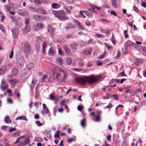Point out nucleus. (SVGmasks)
Wrapping results in <instances>:
<instances>
[{
	"instance_id": "cd10ccee",
	"label": "nucleus",
	"mask_w": 146,
	"mask_h": 146,
	"mask_svg": "<svg viewBox=\"0 0 146 146\" xmlns=\"http://www.w3.org/2000/svg\"><path fill=\"white\" fill-rule=\"evenodd\" d=\"M56 61L58 62L59 64L61 65L63 63L62 59L60 57H58L56 59Z\"/></svg>"
},
{
	"instance_id": "c85d7f7f",
	"label": "nucleus",
	"mask_w": 146,
	"mask_h": 146,
	"mask_svg": "<svg viewBox=\"0 0 146 146\" xmlns=\"http://www.w3.org/2000/svg\"><path fill=\"white\" fill-rule=\"evenodd\" d=\"M60 133V131L59 130H58L57 132L55 133L54 135V137L56 138H59L60 137L59 134Z\"/></svg>"
},
{
	"instance_id": "13d9d810",
	"label": "nucleus",
	"mask_w": 146,
	"mask_h": 146,
	"mask_svg": "<svg viewBox=\"0 0 146 146\" xmlns=\"http://www.w3.org/2000/svg\"><path fill=\"white\" fill-rule=\"evenodd\" d=\"M22 73L23 76H25L27 74V73L25 70H23L22 71Z\"/></svg>"
},
{
	"instance_id": "338daca9",
	"label": "nucleus",
	"mask_w": 146,
	"mask_h": 146,
	"mask_svg": "<svg viewBox=\"0 0 146 146\" xmlns=\"http://www.w3.org/2000/svg\"><path fill=\"white\" fill-rule=\"evenodd\" d=\"M35 123H36L39 126H41L42 125V123L40 122L39 121H36Z\"/></svg>"
},
{
	"instance_id": "473e14b6",
	"label": "nucleus",
	"mask_w": 146,
	"mask_h": 146,
	"mask_svg": "<svg viewBox=\"0 0 146 146\" xmlns=\"http://www.w3.org/2000/svg\"><path fill=\"white\" fill-rule=\"evenodd\" d=\"M73 27L72 24L71 23H69L65 27V29L68 30L70 28H72Z\"/></svg>"
},
{
	"instance_id": "39448f33",
	"label": "nucleus",
	"mask_w": 146,
	"mask_h": 146,
	"mask_svg": "<svg viewBox=\"0 0 146 146\" xmlns=\"http://www.w3.org/2000/svg\"><path fill=\"white\" fill-rule=\"evenodd\" d=\"M13 38H17L18 35V29L17 28H12L11 30Z\"/></svg>"
},
{
	"instance_id": "f03ea898",
	"label": "nucleus",
	"mask_w": 146,
	"mask_h": 146,
	"mask_svg": "<svg viewBox=\"0 0 146 146\" xmlns=\"http://www.w3.org/2000/svg\"><path fill=\"white\" fill-rule=\"evenodd\" d=\"M101 77L99 76H90L85 77L76 79V81L81 84H84L86 83L92 84L94 83L100 79Z\"/></svg>"
},
{
	"instance_id": "5701e85b",
	"label": "nucleus",
	"mask_w": 146,
	"mask_h": 146,
	"mask_svg": "<svg viewBox=\"0 0 146 146\" xmlns=\"http://www.w3.org/2000/svg\"><path fill=\"white\" fill-rule=\"evenodd\" d=\"M86 119L84 118L81 121V126L84 128L86 127Z\"/></svg>"
},
{
	"instance_id": "0eeeda50",
	"label": "nucleus",
	"mask_w": 146,
	"mask_h": 146,
	"mask_svg": "<svg viewBox=\"0 0 146 146\" xmlns=\"http://www.w3.org/2000/svg\"><path fill=\"white\" fill-rule=\"evenodd\" d=\"M43 27V25L40 23H37L35 24L33 27L35 31H38Z\"/></svg>"
},
{
	"instance_id": "a18cd8bd",
	"label": "nucleus",
	"mask_w": 146,
	"mask_h": 146,
	"mask_svg": "<svg viewBox=\"0 0 146 146\" xmlns=\"http://www.w3.org/2000/svg\"><path fill=\"white\" fill-rule=\"evenodd\" d=\"M79 14L81 17H82L84 18H86V16L84 15V14L82 12V11H80L79 12Z\"/></svg>"
},
{
	"instance_id": "4be33fe9",
	"label": "nucleus",
	"mask_w": 146,
	"mask_h": 146,
	"mask_svg": "<svg viewBox=\"0 0 146 146\" xmlns=\"http://www.w3.org/2000/svg\"><path fill=\"white\" fill-rule=\"evenodd\" d=\"M101 32L106 34H109L110 33V31L109 30L103 29L101 30Z\"/></svg>"
},
{
	"instance_id": "ddd939ff",
	"label": "nucleus",
	"mask_w": 146,
	"mask_h": 146,
	"mask_svg": "<svg viewBox=\"0 0 146 146\" xmlns=\"http://www.w3.org/2000/svg\"><path fill=\"white\" fill-rule=\"evenodd\" d=\"M42 15H34L33 16V18L36 21H39L42 19Z\"/></svg>"
},
{
	"instance_id": "6e6552de",
	"label": "nucleus",
	"mask_w": 146,
	"mask_h": 146,
	"mask_svg": "<svg viewBox=\"0 0 146 146\" xmlns=\"http://www.w3.org/2000/svg\"><path fill=\"white\" fill-rule=\"evenodd\" d=\"M47 30L48 32L50 34V36L52 38H53L54 37V35L53 29L52 27L50 25H48Z\"/></svg>"
},
{
	"instance_id": "3c124183",
	"label": "nucleus",
	"mask_w": 146,
	"mask_h": 146,
	"mask_svg": "<svg viewBox=\"0 0 146 146\" xmlns=\"http://www.w3.org/2000/svg\"><path fill=\"white\" fill-rule=\"evenodd\" d=\"M13 48H12V50L11 52L10 53V54L9 56V57L10 58H12L13 57Z\"/></svg>"
},
{
	"instance_id": "9b49d317",
	"label": "nucleus",
	"mask_w": 146,
	"mask_h": 146,
	"mask_svg": "<svg viewBox=\"0 0 146 146\" xmlns=\"http://www.w3.org/2000/svg\"><path fill=\"white\" fill-rule=\"evenodd\" d=\"M22 49L25 53H29L30 51V46H23Z\"/></svg>"
},
{
	"instance_id": "7c9ffc66",
	"label": "nucleus",
	"mask_w": 146,
	"mask_h": 146,
	"mask_svg": "<svg viewBox=\"0 0 146 146\" xmlns=\"http://www.w3.org/2000/svg\"><path fill=\"white\" fill-rule=\"evenodd\" d=\"M102 113L101 110H98L96 112V115H95L100 117Z\"/></svg>"
},
{
	"instance_id": "58836bf2",
	"label": "nucleus",
	"mask_w": 146,
	"mask_h": 146,
	"mask_svg": "<svg viewBox=\"0 0 146 146\" xmlns=\"http://www.w3.org/2000/svg\"><path fill=\"white\" fill-rule=\"evenodd\" d=\"M33 2L36 6L41 3V2L38 0H33Z\"/></svg>"
},
{
	"instance_id": "a878e982",
	"label": "nucleus",
	"mask_w": 146,
	"mask_h": 146,
	"mask_svg": "<svg viewBox=\"0 0 146 146\" xmlns=\"http://www.w3.org/2000/svg\"><path fill=\"white\" fill-rule=\"evenodd\" d=\"M34 67L33 63L31 62L29 63L27 65V67L30 69H32Z\"/></svg>"
},
{
	"instance_id": "c756f323",
	"label": "nucleus",
	"mask_w": 146,
	"mask_h": 146,
	"mask_svg": "<svg viewBox=\"0 0 146 146\" xmlns=\"http://www.w3.org/2000/svg\"><path fill=\"white\" fill-rule=\"evenodd\" d=\"M116 0H112V4L113 6L115 8H117V5L116 3Z\"/></svg>"
},
{
	"instance_id": "423d86ee",
	"label": "nucleus",
	"mask_w": 146,
	"mask_h": 146,
	"mask_svg": "<svg viewBox=\"0 0 146 146\" xmlns=\"http://www.w3.org/2000/svg\"><path fill=\"white\" fill-rule=\"evenodd\" d=\"M16 60L18 64L21 66H23L24 62V61L22 57L21 56H19V57H17L16 58Z\"/></svg>"
},
{
	"instance_id": "5fc2aeb1",
	"label": "nucleus",
	"mask_w": 146,
	"mask_h": 146,
	"mask_svg": "<svg viewBox=\"0 0 146 146\" xmlns=\"http://www.w3.org/2000/svg\"><path fill=\"white\" fill-rule=\"evenodd\" d=\"M46 79V75L44 74L42 78L41 79V82L42 83H43V82H45L44 80Z\"/></svg>"
},
{
	"instance_id": "f257e3e1",
	"label": "nucleus",
	"mask_w": 146,
	"mask_h": 146,
	"mask_svg": "<svg viewBox=\"0 0 146 146\" xmlns=\"http://www.w3.org/2000/svg\"><path fill=\"white\" fill-rule=\"evenodd\" d=\"M67 74V72L65 70L59 68H55L53 70L52 78H48V81L51 82L54 80L63 82L65 80Z\"/></svg>"
},
{
	"instance_id": "0e129e2a",
	"label": "nucleus",
	"mask_w": 146,
	"mask_h": 146,
	"mask_svg": "<svg viewBox=\"0 0 146 146\" xmlns=\"http://www.w3.org/2000/svg\"><path fill=\"white\" fill-rule=\"evenodd\" d=\"M16 129L15 127L13 128L12 127H10L9 130V131L10 132L15 131Z\"/></svg>"
},
{
	"instance_id": "bf43d9fd",
	"label": "nucleus",
	"mask_w": 146,
	"mask_h": 146,
	"mask_svg": "<svg viewBox=\"0 0 146 146\" xmlns=\"http://www.w3.org/2000/svg\"><path fill=\"white\" fill-rule=\"evenodd\" d=\"M78 110L80 111H81L82 110L83 107L81 106H79L77 107Z\"/></svg>"
},
{
	"instance_id": "69168bd1",
	"label": "nucleus",
	"mask_w": 146,
	"mask_h": 146,
	"mask_svg": "<svg viewBox=\"0 0 146 146\" xmlns=\"http://www.w3.org/2000/svg\"><path fill=\"white\" fill-rule=\"evenodd\" d=\"M85 24L88 26H89L91 25L90 22L89 21H87L85 22Z\"/></svg>"
},
{
	"instance_id": "680f3d73",
	"label": "nucleus",
	"mask_w": 146,
	"mask_h": 146,
	"mask_svg": "<svg viewBox=\"0 0 146 146\" xmlns=\"http://www.w3.org/2000/svg\"><path fill=\"white\" fill-rule=\"evenodd\" d=\"M117 54L116 56V58H118L120 56L121 53H120V52L118 50L117 51Z\"/></svg>"
},
{
	"instance_id": "052dcab7",
	"label": "nucleus",
	"mask_w": 146,
	"mask_h": 146,
	"mask_svg": "<svg viewBox=\"0 0 146 146\" xmlns=\"http://www.w3.org/2000/svg\"><path fill=\"white\" fill-rule=\"evenodd\" d=\"M73 52H74L77 49L76 46H70Z\"/></svg>"
},
{
	"instance_id": "72a5a7b5",
	"label": "nucleus",
	"mask_w": 146,
	"mask_h": 146,
	"mask_svg": "<svg viewBox=\"0 0 146 146\" xmlns=\"http://www.w3.org/2000/svg\"><path fill=\"white\" fill-rule=\"evenodd\" d=\"M128 46H125V48H124V50L125 51L124 52V50L123 49H122V51L123 52V53L124 54H126V53H128V51L127 50V48L128 47Z\"/></svg>"
},
{
	"instance_id": "9d476101",
	"label": "nucleus",
	"mask_w": 146,
	"mask_h": 146,
	"mask_svg": "<svg viewBox=\"0 0 146 146\" xmlns=\"http://www.w3.org/2000/svg\"><path fill=\"white\" fill-rule=\"evenodd\" d=\"M66 61L68 63V64L69 65L72 64L73 66H74L76 62V61L74 60H72L70 58H68L66 59Z\"/></svg>"
},
{
	"instance_id": "4c0bfd02",
	"label": "nucleus",
	"mask_w": 146,
	"mask_h": 146,
	"mask_svg": "<svg viewBox=\"0 0 146 146\" xmlns=\"http://www.w3.org/2000/svg\"><path fill=\"white\" fill-rule=\"evenodd\" d=\"M72 34H66L65 35L64 38L66 39H68L69 38L72 37Z\"/></svg>"
},
{
	"instance_id": "393cba45",
	"label": "nucleus",
	"mask_w": 146,
	"mask_h": 146,
	"mask_svg": "<svg viewBox=\"0 0 146 146\" xmlns=\"http://www.w3.org/2000/svg\"><path fill=\"white\" fill-rule=\"evenodd\" d=\"M35 41L36 42L37 44L40 42L42 41V39L41 38L39 37H36L35 38Z\"/></svg>"
},
{
	"instance_id": "20e7f679",
	"label": "nucleus",
	"mask_w": 146,
	"mask_h": 146,
	"mask_svg": "<svg viewBox=\"0 0 146 146\" xmlns=\"http://www.w3.org/2000/svg\"><path fill=\"white\" fill-rule=\"evenodd\" d=\"M25 27L23 30V33L24 34H27L30 30V25L29 23V19L27 18L25 19Z\"/></svg>"
},
{
	"instance_id": "2eb2a0df",
	"label": "nucleus",
	"mask_w": 146,
	"mask_h": 146,
	"mask_svg": "<svg viewBox=\"0 0 146 146\" xmlns=\"http://www.w3.org/2000/svg\"><path fill=\"white\" fill-rule=\"evenodd\" d=\"M55 53V51L54 50L52 47L50 48L48 51V54L51 56L53 55Z\"/></svg>"
},
{
	"instance_id": "2f4dec72",
	"label": "nucleus",
	"mask_w": 146,
	"mask_h": 146,
	"mask_svg": "<svg viewBox=\"0 0 146 146\" xmlns=\"http://www.w3.org/2000/svg\"><path fill=\"white\" fill-rule=\"evenodd\" d=\"M39 13L42 14H46V12L45 10L44 9H43L41 8H39Z\"/></svg>"
},
{
	"instance_id": "37998d69",
	"label": "nucleus",
	"mask_w": 146,
	"mask_h": 146,
	"mask_svg": "<svg viewBox=\"0 0 146 146\" xmlns=\"http://www.w3.org/2000/svg\"><path fill=\"white\" fill-rule=\"evenodd\" d=\"M113 106V105L111 103H109L108 105L104 108V109H106V108L111 109Z\"/></svg>"
},
{
	"instance_id": "4468645a",
	"label": "nucleus",
	"mask_w": 146,
	"mask_h": 146,
	"mask_svg": "<svg viewBox=\"0 0 146 146\" xmlns=\"http://www.w3.org/2000/svg\"><path fill=\"white\" fill-rule=\"evenodd\" d=\"M60 6V5L58 3H52L51 5V7L53 9H58Z\"/></svg>"
},
{
	"instance_id": "4d7b16f0",
	"label": "nucleus",
	"mask_w": 146,
	"mask_h": 146,
	"mask_svg": "<svg viewBox=\"0 0 146 146\" xmlns=\"http://www.w3.org/2000/svg\"><path fill=\"white\" fill-rule=\"evenodd\" d=\"M46 137L48 138H51V134L49 132H48L47 133H46Z\"/></svg>"
},
{
	"instance_id": "de8ad7c7",
	"label": "nucleus",
	"mask_w": 146,
	"mask_h": 146,
	"mask_svg": "<svg viewBox=\"0 0 146 146\" xmlns=\"http://www.w3.org/2000/svg\"><path fill=\"white\" fill-rule=\"evenodd\" d=\"M8 141L7 139L5 138L4 140V143L5 146H10L8 144Z\"/></svg>"
},
{
	"instance_id": "09e8293b",
	"label": "nucleus",
	"mask_w": 146,
	"mask_h": 146,
	"mask_svg": "<svg viewBox=\"0 0 146 146\" xmlns=\"http://www.w3.org/2000/svg\"><path fill=\"white\" fill-rule=\"evenodd\" d=\"M127 30H125L124 31V33L125 38H128L129 37L128 35L127 34Z\"/></svg>"
},
{
	"instance_id": "1a4fd4ad",
	"label": "nucleus",
	"mask_w": 146,
	"mask_h": 146,
	"mask_svg": "<svg viewBox=\"0 0 146 146\" xmlns=\"http://www.w3.org/2000/svg\"><path fill=\"white\" fill-rule=\"evenodd\" d=\"M74 22L76 24L78 27V28L80 29L83 30H84V28L80 22L75 19H74Z\"/></svg>"
},
{
	"instance_id": "b1692460",
	"label": "nucleus",
	"mask_w": 146,
	"mask_h": 146,
	"mask_svg": "<svg viewBox=\"0 0 146 146\" xmlns=\"http://www.w3.org/2000/svg\"><path fill=\"white\" fill-rule=\"evenodd\" d=\"M73 70L75 71H82V72H85L87 71V69L83 70L80 68H74Z\"/></svg>"
},
{
	"instance_id": "e433bc0d",
	"label": "nucleus",
	"mask_w": 146,
	"mask_h": 146,
	"mask_svg": "<svg viewBox=\"0 0 146 146\" xmlns=\"http://www.w3.org/2000/svg\"><path fill=\"white\" fill-rule=\"evenodd\" d=\"M35 141L37 142H40L42 141V139L39 137H36L35 138Z\"/></svg>"
},
{
	"instance_id": "864d4df0",
	"label": "nucleus",
	"mask_w": 146,
	"mask_h": 146,
	"mask_svg": "<svg viewBox=\"0 0 146 146\" xmlns=\"http://www.w3.org/2000/svg\"><path fill=\"white\" fill-rule=\"evenodd\" d=\"M0 29L3 32V33H5V32L4 29V27L1 25H0Z\"/></svg>"
},
{
	"instance_id": "8fccbe9b",
	"label": "nucleus",
	"mask_w": 146,
	"mask_h": 146,
	"mask_svg": "<svg viewBox=\"0 0 146 146\" xmlns=\"http://www.w3.org/2000/svg\"><path fill=\"white\" fill-rule=\"evenodd\" d=\"M106 54V52H104V54H102L99 57H98V58L99 59H102L104 58L105 57V54Z\"/></svg>"
},
{
	"instance_id": "c03bdc74",
	"label": "nucleus",
	"mask_w": 146,
	"mask_h": 146,
	"mask_svg": "<svg viewBox=\"0 0 146 146\" xmlns=\"http://www.w3.org/2000/svg\"><path fill=\"white\" fill-rule=\"evenodd\" d=\"M13 6V5L12 4H9L7 6L6 8L8 10L10 11V10L11 9L12 7Z\"/></svg>"
},
{
	"instance_id": "79ce46f5",
	"label": "nucleus",
	"mask_w": 146,
	"mask_h": 146,
	"mask_svg": "<svg viewBox=\"0 0 146 146\" xmlns=\"http://www.w3.org/2000/svg\"><path fill=\"white\" fill-rule=\"evenodd\" d=\"M5 68H0V75L3 74L5 72Z\"/></svg>"
},
{
	"instance_id": "f704fd0d",
	"label": "nucleus",
	"mask_w": 146,
	"mask_h": 146,
	"mask_svg": "<svg viewBox=\"0 0 146 146\" xmlns=\"http://www.w3.org/2000/svg\"><path fill=\"white\" fill-rule=\"evenodd\" d=\"M96 119H93L94 121L96 122H99L100 120V117L95 115Z\"/></svg>"
},
{
	"instance_id": "a211bd4d",
	"label": "nucleus",
	"mask_w": 146,
	"mask_h": 146,
	"mask_svg": "<svg viewBox=\"0 0 146 146\" xmlns=\"http://www.w3.org/2000/svg\"><path fill=\"white\" fill-rule=\"evenodd\" d=\"M64 48L66 52L68 54H69L70 52V48H68V46H64Z\"/></svg>"
},
{
	"instance_id": "aec40b11",
	"label": "nucleus",
	"mask_w": 146,
	"mask_h": 146,
	"mask_svg": "<svg viewBox=\"0 0 146 146\" xmlns=\"http://www.w3.org/2000/svg\"><path fill=\"white\" fill-rule=\"evenodd\" d=\"M83 12L85 14L88 16L90 18L91 17L93 16V14L92 13H90L87 11H83Z\"/></svg>"
},
{
	"instance_id": "774afa93",
	"label": "nucleus",
	"mask_w": 146,
	"mask_h": 146,
	"mask_svg": "<svg viewBox=\"0 0 146 146\" xmlns=\"http://www.w3.org/2000/svg\"><path fill=\"white\" fill-rule=\"evenodd\" d=\"M19 133L18 132H17L15 133H14L13 135V137H17L19 135Z\"/></svg>"
},
{
	"instance_id": "bb28decb",
	"label": "nucleus",
	"mask_w": 146,
	"mask_h": 146,
	"mask_svg": "<svg viewBox=\"0 0 146 146\" xmlns=\"http://www.w3.org/2000/svg\"><path fill=\"white\" fill-rule=\"evenodd\" d=\"M30 143V140L29 138H27L26 140L23 143H21L23 146H25L27 143Z\"/></svg>"
},
{
	"instance_id": "f3484780",
	"label": "nucleus",
	"mask_w": 146,
	"mask_h": 146,
	"mask_svg": "<svg viewBox=\"0 0 146 146\" xmlns=\"http://www.w3.org/2000/svg\"><path fill=\"white\" fill-rule=\"evenodd\" d=\"M92 52V49H90L88 50H84L83 51V54L84 55H90Z\"/></svg>"
},
{
	"instance_id": "6e6d98bb",
	"label": "nucleus",
	"mask_w": 146,
	"mask_h": 146,
	"mask_svg": "<svg viewBox=\"0 0 146 146\" xmlns=\"http://www.w3.org/2000/svg\"><path fill=\"white\" fill-rule=\"evenodd\" d=\"M65 10L68 13H70L71 12V10L69 8H68L66 7H65L64 8Z\"/></svg>"
},
{
	"instance_id": "412c9836",
	"label": "nucleus",
	"mask_w": 146,
	"mask_h": 146,
	"mask_svg": "<svg viewBox=\"0 0 146 146\" xmlns=\"http://www.w3.org/2000/svg\"><path fill=\"white\" fill-rule=\"evenodd\" d=\"M19 119L23 120L26 121H28V119L27 118L26 116H22L20 117H19L16 119V120Z\"/></svg>"
},
{
	"instance_id": "f8f14e48",
	"label": "nucleus",
	"mask_w": 146,
	"mask_h": 146,
	"mask_svg": "<svg viewBox=\"0 0 146 146\" xmlns=\"http://www.w3.org/2000/svg\"><path fill=\"white\" fill-rule=\"evenodd\" d=\"M18 13L19 15L23 16H26L28 14L27 12L23 9L19 10Z\"/></svg>"
},
{
	"instance_id": "c9c22d12",
	"label": "nucleus",
	"mask_w": 146,
	"mask_h": 146,
	"mask_svg": "<svg viewBox=\"0 0 146 146\" xmlns=\"http://www.w3.org/2000/svg\"><path fill=\"white\" fill-rule=\"evenodd\" d=\"M12 72L14 75H16L18 74V71L17 69H13L12 70Z\"/></svg>"
},
{
	"instance_id": "ea45409f",
	"label": "nucleus",
	"mask_w": 146,
	"mask_h": 146,
	"mask_svg": "<svg viewBox=\"0 0 146 146\" xmlns=\"http://www.w3.org/2000/svg\"><path fill=\"white\" fill-rule=\"evenodd\" d=\"M8 87V85H5L4 86H1V89L3 91H5L6 89Z\"/></svg>"
},
{
	"instance_id": "dca6fc26",
	"label": "nucleus",
	"mask_w": 146,
	"mask_h": 146,
	"mask_svg": "<svg viewBox=\"0 0 146 146\" xmlns=\"http://www.w3.org/2000/svg\"><path fill=\"white\" fill-rule=\"evenodd\" d=\"M4 121L7 123H10L11 122V121L9 119L8 116H7L5 117Z\"/></svg>"
},
{
	"instance_id": "6ab92c4d",
	"label": "nucleus",
	"mask_w": 146,
	"mask_h": 146,
	"mask_svg": "<svg viewBox=\"0 0 146 146\" xmlns=\"http://www.w3.org/2000/svg\"><path fill=\"white\" fill-rule=\"evenodd\" d=\"M132 44L133 46H136V44L134 43H131L130 40L127 41L125 43V46H131Z\"/></svg>"
},
{
	"instance_id": "e2e57ef3",
	"label": "nucleus",
	"mask_w": 146,
	"mask_h": 146,
	"mask_svg": "<svg viewBox=\"0 0 146 146\" xmlns=\"http://www.w3.org/2000/svg\"><path fill=\"white\" fill-rule=\"evenodd\" d=\"M110 13L112 15H113L115 16H117V14L114 11H111L110 12Z\"/></svg>"
},
{
	"instance_id": "49530a36",
	"label": "nucleus",
	"mask_w": 146,
	"mask_h": 146,
	"mask_svg": "<svg viewBox=\"0 0 146 146\" xmlns=\"http://www.w3.org/2000/svg\"><path fill=\"white\" fill-rule=\"evenodd\" d=\"M21 44L22 46H30L29 43L26 41H25L23 43H22Z\"/></svg>"
},
{
	"instance_id": "a19ab883",
	"label": "nucleus",
	"mask_w": 146,
	"mask_h": 146,
	"mask_svg": "<svg viewBox=\"0 0 146 146\" xmlns=\"http://www.w3.org/2000/svg\"><path fill=\"white\" fill-rule=\"evenodd\" d=\"M16 80L15 79H13L12 80H9L10 83L12 85H13L16 83Z\"/></svg>"
},
{
	"instance_id": "603ef678",
	"label": "nucleus",
	"mask_w": 146,
	"mask_h": 146,
	"mask_svg": "<svg viewBox=\"0 0 146 146\" xmlns=\"http://www.w3.org/2000/svg\"><path fill=\"white\" fill-rule=\"evenodd\" d=\"M35 84L36 83L34 82L32 80L31 82V84L30 86L31 88H33Z\"/></svg>"
},
{
	"instance_id": "7ed1b4c3",
	"label": "nucleus",
	"mask_w": 146,
	"mask_h": 146,
	"mask_svg": "<svg viewBox=\"0 0 146 146\" xmlns=\"http://www.w3.org/2000/svg\"><path fill=\"white\" fill-rule=\"evenodd\" d=\"M52 13L54 16L61 21H64L68 19V17L65 15L66 13L62 11H52Z\"/></svg>"
}]
</instances>
